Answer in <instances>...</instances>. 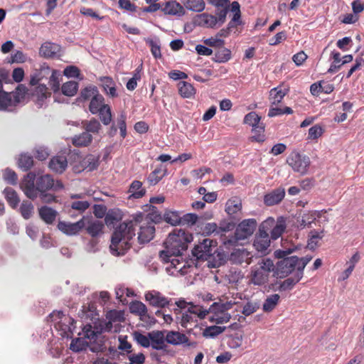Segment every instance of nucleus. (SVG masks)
<instances>
[{
  "label": "nucleus",
  "mask_w": 364,
  "mask_h": 364,
  "mask_svg": "<svg viewBox=\"0 0 364 364\" xmlns=\"http://www.w3.org/2000/svg\"><path fill=\"white\" fill-rule=\"evenodd\" d=\"M79 87V83L76 81H68L63 84L61 87L62 93L68 97L75 96Z\"/></svg>",
  "instance_id": "c03bdc74"
},
{
  "label": "nucleus",
  "mask_w": 364,
  "mask_h": 364,
  "mask_svg": "<svg viewBox=\"0 0 364 364\" xmlns=\"http://www.w3.org/2000/svg\"><path fill=\"white\" fill-rule=\"evenodd\" d=\"M106 318L111 322H123L125 320L124 311L115 309L107 311Z\"/></svg>",
  "instance_id": "69168bd1"
},
{
  "label": "nucleus",
  "mask_w": 364,
  "mask_h": 364,
  "mask_svg": "<svg viewBox=\"0 0 364 364\" xmlns=\"http://www.w3.org/2000/svg\"><path fill=\"white\" fill-rule=\"evenodd\" d=\"M60 50V46L57 44L46 42L43 43L39 49L41 56L46 58H53Z\"/></svg>",
  "instance_id": "b1692460"
},
{
  "label": "nucleus",
  "mask_w": 364,
  "mask_h": 364,
  "mask_svg": "<svg viewBox=\"0 0 364 364\" xmlns=\"http://www.w3.org/2000/svg\"><path fill=\"white\" fill-rule=\"evenodd\" d=\"M129 309L131 314L139 316L141 321H145L144 315H146L148 309L144 303L134 300L130 302Z\"/></svg>",
  "instance_id": "a878e982"
},
{
  "label": "nucleus",
  "mask_w": 364,
  "mask_h": 364,
  "mask_svg": "<svg viewBox=\"0 0 364 364\" xmlns=\"http://www.w3.org/2000/svg\"><path fill=\"white\" fill-rule=\"evenodd\" d=\"M18 167L23 171H29L33 166V156L28 153H22L17 161Z\"/></svg>",
  "instance_id": "c85d7f7f"
},
{
  "label": "nucleus",
  "mask_w": 364,
  "mask_h": 364,
  "mask_svg": "<svg viewBox=\"0 0 364 364\" xmlns=\"http://www.w3.org/2000/svg\"><path fill=\"white\" fill-rule=\"evenodd\" d=\"M285 196V190L279 187L272 190L264 196V203L267 206H272L279 204Z\"/></svg>",
  "instance_id": "f8f14e48"
},
{
  "label": "nucleus",
  "mask_w": 364,
  "mask_h": 364,
  "mask_svg": "<svg viewBox=\"0 0 364 364\" xmlns=\"http://www.w3.org/2000/svg\"><path fill=\"white\" fill-rule=\"evenodd\" d=\"M19 211L25 220H28L33 216L34 205L29 200H23L20 205Z\"/></svg>",
  "instance_id": "8fccbe9b"
},
{
  "label": "nucleus",
  "mask_w": 364,
  "mask_h": 364,
  "mask_svg": "<svg viewBox=\"0 0 364 364\" xmlns=\"http://www.w3.org/2000/svg\"><path fill=\"white\" fill-rule=\"evenodd\" d=\"M0 89V112H14L15 105L12 100L11 93H9L3 89L1 83Z\"/></svg>",
  "instance_id": "f3484780"
},
{
  "label": "nucleus",
  "mask_w": 364,
  "mask_h": 364,
  "mask_svg": "<svg viewBox=\"0 0 364 364\" xmlns=\"http://www.w3.org/2000/svg\"><path fill=\"white\" fill-rule=\"evenodd\" d=\"M149 336L151 339V348L154 350H160L167 348L165 342H166V336H164V331H153L149 333Z\"/></svg>",
  "instance_id": "4468645a"
},
{
  "label": "nucleus",
  "mask_w": 364,
  "mask_h": 364,
  "mask_svg": "<svg viewBox=\"0 0 364 364\" xmlns=\"http://www.w3.org/2000/svg\"><path fill=\"white\" fill-rule=\"evenodd\" d=\"M52 70L47 63H43L39 69H36L31 75L29 84L32 86L38 85L41 80L47 78Z\"/></svg>",
  "instance_id": "dca6fc26"
},
{
  "label": "nucleus",
  "mask_w": 364,
  "mask_h": 364,
  "mask_svg": "<svg viewBox=\"0 0 364 364\" xmlns=\"http://www.w3.org/2000/svg\"><path fill=\"white\" fill-rule=\"evenodd\" d=\"M181 214L179 211L166 210L164 213V221L172 226L181 225Z\"/></svg>",
  "instance_id": "4c0bfd02"
},
{
  "label": "nucleus",
  "mask_w": 364,
  "mask_h": 364,
  "mask_svg": "<svg viewBox=\"0 0 364 364\" xmlns=\"http://www.w3.org/2000/svg\"><path fill=\"white\" fill-rule=\"evenodd\" d=\"M178 93L183 98H191L196 94V89L189 82L180 81L178 83Z\"/></svg>",
  "instance_id": "c9c22d12"
},
{
  "label": "nucleus",
  "mask_w": 364,
  "mask_h": 364,
  "mask_svg": "<svg viewBox=\"0 0 364 364\" xmlns=\"http://www.w3.org/2000/svg\"><path fill=\"white\" fill-rule=\"evenodd\" d=\"M60 76L58 71L53 70L51 75L49 78V85L54 93H57L60 90L59 77Z\"/></svg>",
  "instance_id": "774afa93"
},
{
  "label": "nucleus",
  "mask_w": 364,
  "mask_h": 364,
  "mask_svg": "<svg viewBox=\"0 0 364 364\" xmlns=\"http://www.w3.org/2000/svg\"><path fill=\"white\" fill-rule=\"evenodd\" d=\"M88 345L89 343L85 338H75L72 340L70 349L73 352L79 353L86 350Z\"/></svg>",
  "instance_id": "5fc2aeb1"
},
{
  "label": "nucleus",
  "mask_w": 364,
  "mask_h": 364,
  "mask_svg": "<svg viewBox=\"0 0 364 364\" xmlns=\"http://www.w3.org/2000/svg\"><path fill=\"white\" fill-rule=\"evenodd\" d=\"M242 209V203L237 198H232L228 200L225 205V212L228 216H235Z\"/></svg>",
  "instance_id": "de8ad7c7"
},
{
  "label": "nucleus",
  "mask_w": 364,
  "mask_h": 364,
  "mask_svg": "<svg viewBox=\"0 0 364 364\" xmlns=\"http://www.w3.org/2000/svg\"><path fill=\"white\" fill-rule=\"evenodd\" d=\"M92 141V136L85 131L80 135L75 136L73 139V144L77 147H83L89 146Z\"/></svg>",
  "instance_id": "ea45409f"
},
{
  "label": "nucleus",
  "mask_w": 364,
  "mask_h": 364,
  "mask_svg": "<svg viewBox=\"0 0 364 364\" xmlns=\"http://www.w3.org/2000/svg\"><path fill=\"white\" fill-rule=\"evenodd\" d=\"M274 225V219L272 217L268 218L264 220L259 226L258 232L256 233L255 237L264 239H270L268 231Z\"/></svg>",
  "instance_id": "cd10ccee"
},
{
  "label": "nucleus",
  "mask_w": 364,
  "mask_h": 364,
  "mask_svg": "<svg viewBox=\"0 0 364 364\" xmlns=\"http://www.w3.org/2000/svg\"><path fill=\"white\" fill-rule=\"evenodd\" d=\"M299 260L297 256H290L279 260L274 264L273 277L277 279H284L291 274Z\"/></svg>",
  "instance_id": "423d86ee"
},
{
  "label": "nucleus",
  "mask_w": 364,
  "mask_h": 364,
  "mask_svg": "<svg viewBox=\"0 0 364 364\" xmlns=\"http://www.w3.org/2000/svg\"><path fill=\"white\" fill-rule=\"evenodd\" d=\"M270 245V239H264L255 237L253 246L257 252H261L263 255L269 253L268 248Z\"/></svg>",
  "instance_id": "a18cd8bd"
},
{
  "label": "nucleus",
  "mask_w": 364,
  "mask_h": 364,
  "mask_svg": "<svg viewBox=\"0 0 364 364\" xmlns=\"http://www.w3.org/2000/svg\"><path fill=\"white\" fill-rule=\"evenodd\" d=\"M100 86L102 87L103 92L110 98L118 97L116 89V83L113 78L109 76H102L98 78Z\"/></svg>",
  "instance_id": "9b49d317"
},
{
  "label": "nucleus",
  "mask_w": 364,
  "mask_h": 364,
  "mask_svg": "<svg viewBox=\"0 0 364 364\" xmlns=\"http://www.w3.org/2000/svg\"><path fill=\"white\" fill-rule=\"evenodd\" d=\"M194 23L198 26L213 28L218 23L217 17L208 13L197 15L194 18Z\"/></svg>",
  "instance_id": "a211bd4d"
},
{
  "label": "nucleus",
  "mask_w": 364,
  "mask_h": 364,
  "mask_svg": "<svg viewBox=\"0 0 364 364\" xmlns=\"http://www.w3.org/2000/svg\"><path fill=\"white\" fill-rule=\"evenodd\" d=\"M144 41L150 46L151 52L153 56L156 58H161L160 40L158 37L154 39L150 38H145Z\"/></svg>",
  "instance_id": "37998d69"
},
{
  "label": "nucleus",
  "mask_w": 364,
  "mask_h": 364,
  "mask_svg": "<svg viewBox=\"0 0 364 364\" xmlns=\"http://www.w3.org/2000/svg\"><path fill=\"white\" fill-rule=\"evenodd\" d=\"M103 105H107L105 103V97L99 92L92 97L89 105V111L92 114H97Z\"/></svg>",
  "instance_id": "c756f323"
},
{
  "label": "nucleus",
  "mask_w": 364,
  "mask_h": 364,
  "mask_svg": "<svg viewBox=\"0 0 364 364\" xmlns=\"http://www.w3.org/2000/svg\"><path fill=\"white\" fill-rule=\"evenodd\" d=\"M4 193L5 195V198L7 200L9 205L12 208H16L20 202L19 197L18 196V194L16 192V191L11 187H6L4 190Z\"/></svg>",
  "instance_id": "79ce46f5"
},
{
  "label": "nucleus",
  "mask_w": 364,
  "mask_h": 364,
  "mask_svg": "<svg viewBox=\"0 0 364 364\" xmlns=\"http://www.w3.org/2000/svg\"><path fill=\"white\" fill-rule=\"evenodd\" d=\"M311 237L308 240L307 247L311 250H314L318 245L316 239H321L323 237V230L321 232L313 230L310 232Z\"/></svg>",
  "instance_id": "338daca9"
},
{
  "label": "nucleus",
  "mask_w": 364,
  "mask_h": 364,
  "mask_svg": "<svg viewBox=\"0 0 364 364\" xmlns=\"http://www.w3.org/2000/svg\"><path fill=\"white\" fill-rule=\"evenodd\" d=\"M3 179L6 183L13 186L16 185L18 183L16 173L10 168H6L3 171Z\"/></svg>",
  "instance_id": "e2e57ef3"
},
{
  "label": "nucleus",
  "mask_w": 364,
  "mask_h": 364,
  "mask_svg": "<svg viewBox=\"0 0 364 364\" xmlns=\"http://www.w3.org/2000/svg\"><path fill=\"white\" fill-rule=\"evenodd\" d=\"M161 11L166 15L171 16H183L185 10L183 6L176 1H168L162 4Z\"/></svg>",
  "instance_id": "2eb2a0df"
},
{
  "label": "nucleus",
  "mask_w": 364,
  "mask_h": 364,
  "mask_svg": "<svg viewBox=\"0 0 364 364\" xmlns=\"http://www.w3.org/2000/svg\"><path fill=\"white\" fill-rule=\"evenodd\" d=\"M98 93V88L95 85H89L80 90L79 96L76 98V102L82 103L89 100H91L92 97Z\"/></svg>",
  "instance_id": "bb28decb"
},
{
  "label": "nucleus",
  "mask_w": 364,
  "mask_h": 364,
  "mask_svg": "<svg viewBox=\"0 0 364 364\" xmlns=\"http://www.w3.org/2000/svg\"><path fill=\"white\" fill-rule=\"evenodd\" d=\"M331 58L333 59V61L331 64L327 73H334L339 70L342 67L341 54L336 50H333L331 53Z\"/></svg>",
  "instance_id": "4d7b16f0"
},
{
  "label": "nucleus",
  "mask_w": 364,
  "mask_h": 364,
  "mask_svg": "<svg viewBox=\"0 0 364 364\" xmlns=\"http://www.w3.org/2000/svg\"><path fill=\"white\" fill-rule=\"evenodd\" d=\"M286 220L284 217H279L276 224L272 227L271 230V239L275 240L278 239L286 229Z\"/></svg>",
  "instance_id": "473e14b6"
},
{
  "label": "nucleus",
  "mask_w": 364,
  "mask_h": 364,
  "mask_svg": "<svg viewBox=\"0 0 364 364\" xmlns=\"http://www.w3.org/2000/svg\"><path fill=\"white\" fill-rule=\"evenodd\" d=\"M68 166V161L65 156H53L49 161L48 167L54 172L62 173Z\"/></svg>",
  "instance_id": "4be33fe9"
},
{
  "label": "nucleus",
  "mask_w": 364,
  "mask_h": 364,
  "mask_svg": "<svg viewBox=\"0 0 364 364\" xmlns=\"http://www.w3.org/2000/svg\"><path fill=\"white\" fill-rule=\"evenodd\" d=\"M134 340L141 346L144 348H149L151 345V339L149 336V333L147 336L142 334L140 331H136L132 333Z\"/></svg>",
  "instance_id": "052dcab7"
},
{
  "label": "nucleus",
  "mask_w": 364,
  "mask_h": 364,
  "mask_svg": "<svg viewBox=\"0 0 364 364\" xmlns=\"http://www.w3.org/2000/svg\"><path fill=\"white\" fill-rule=\"evenodd\" d=\"M289 90L281 89L280 87H277L271 89L270 90V97L273 99L272 105H278L280 103L284 96L287 94Z\"/></svg>",
  "instance_id": "6e6d98bb"
},
{
  "label": "nucleus",
  "mask_w": 364,
  "mask_h": 364,
  "mask_svg": "<svg viewBox=\"0 0 364 364\" xmlns=\"http://www.w3.org/2000/svg\"><path fill=\"white\" fill-rule=\"evenodd\" d=\"M48 88L45 84H39L31 92V95L36 98L35 103L38 108H41L45 100L51 96V93L48 91Z\"/></svg>",
  "instance_id": "ddd939ff"
},
{
  "label": "nucleus",
  "mask_w": 364,
  "mask_h": 364,
  "mask_svg": "<svg viewBox=\"0 0 364 364\" xmlns=\"http://www.w3.org/2000/svg\"><path fill=\"white\" fill-rule=\"evenodd\" d=\"M145 207L150 210V213L147 214V218L152 223L157 224L164 220V215H162L159 213L156 207L151 204H146Z\"/></svg>",
  "instance_id": "864d4df0"
},
{
  "label": "nucleus",
  "mask_w": 364,
  "mask_h": 364,
  "mask_svg": "<svg viewBox=\"0 0 364 364\" xmlns=\"http://www.w3.org/2000/svg\"><path fill=\"white\" fill-rule=\"evenodd\" d=\"M122 220L121 211L119 209L109 210L105 217V224L108 227L114 226V225Z\"/></svg>",
  "instance_id": "58836bf2"
},
{
  "label": "nucleus",
  "mask_w": 364,
  "mask_h": 364,
  "mask_svg": "<svg viewBox=\"0 0 364 364\" xmlns=\"http://www.w3.org/2000/svg\"><path fill=\"white\" fill-rule=\"evenodd\" d=\"M257 264L259 267L251 268L250 282L254 285L262 286L268 282L269 273H274V262L270 258H265L259 260Z\"/></svg>",
  "instance_id": "39448f33"
},
{
  "label": "nucleus",
  "mask_w": 364,
  "mask_h": 364,
  "mask_svg": "<svg viewBox=\"0 0 364 364\" xmlns=\"http://www.w3.org/2000/svg\"><path fill=\"white\" fill-rule=\"evenodd\" d=\"M181 225H188L192 226L194 225H197L198 227L200 226V218L199 216L196 213H186L183 215H181Z\"/></svg>",
  "instance_id": "603ef678"
},
{
  "label": "nucleus",
  "mask_w": 364,
  "mask_h": 364,
  "mask_svg": "<svg viewBox=\"0 0 364 364\" xmlns=\"http://www.w3.org/2000/svg\"><path fill=\"white\" fill-rule=\"evenodd\" d=\"M232 57L231 50L227 48H225L224 46L221 48H218L215 50L214 57L212 60L218 63H225L230 60Z\"/></svg>",
  "instance_id": "2f4dec72"
},
{
  "label": "nucleus",
  "mask_w": 364,
  "mask_h": 364,
  "mask_svg": "<svg viewBox=\"0 0 364 364\" xmlns=\"http://www.w3.org/2000/svg\"><path fill=\"white\" fill-rule=\"evenodd\" d=\"M257 223L255 218L245 219L236 225L233 235L223 240L225 246H236L238 242L250 237L256 230Z\"/></svg>",
  "instance_id": "20e7f679"
},
{
  "label": "nucleus",
  "mask_w": 364,
  "mask_h": 364,
  "mask_svg": "<svg viewBox=\"0 0 364 364\" xmlns=\"http://www.w3.org/2000/svg\"><path fill=\"white\" fill-rule=\"evenodd\" d=\"M86 231L92 237H97L100 233H102L104 224L100 220L92 221V216H86L85 218Z\"/></svg>",
  "instance_id": "aec40b11"
},
{
  "label": "nucleus",
  "mask_w": 364,
  "mask_h": 364,
  "mask_svg": "<svg viewBox=\"0 0 364 364\" xmlns=\"http://www.w3.org/2000/svg\"><path fill=\"white\" fill-rule=\"evenodd\" d=\"M231 301H227L226 303L214 302L210 306V310L212 313L218 314L219 313H225L226 311L230 309L232 306Z\"/></svg>",
  "instance_id": "bf43d9fd"
},
{
  "label": "nucleus",
  "mask_w": 364,
  "mask_h": 364,
  "mask_svg": "<svg viewBox=\"0 0 364 364\" xmlns=\"http://www.w3.org/2000/svg\"><path fill=\"white\" fill-rule=\"evenodd\" d=\"M82 331L85 334V338H88L90 340L96 339L98 335L101 334L102 332V329L98 330L97 328L93 329L92 326L90 323H87L84 326Z\"/></svg>",
  "instance_id": "0e129e2a"
},
{
  "label": "nucleus",
  "mask_w": 364,
  "mask_h": 364,
  "mask_svg": "<svg viewBox=\"0 0 364 364\" xmlns=\"http://www.w3.org/2000/svg\"><path fill=\"white\" fill-rule=\"evenodd\" d=\"M226 328H227L226 326H210L206 327L203 330L202 334H203V336L205 338H214L217 337L218 335H220V333H222L223 332H224Z\"/></svg>",
  "instance_id": "3c124183"
},
{
  "label": "nucleus",
  "mask_w": 364,
  "mask_h": 364,
  "mask_svg": "<svg viewBox=\"0 0 364 364\" xmlns=\"http://www.w3.org/2000/svg\"><path fill=\"white\" fill-rule=\"evenodd\" d=\"M188 338L183 333L178 331H168L166 334V342L173 346H178L185 344L187 346H191V344L188 342Z\"/></svg>",
  "instance_id": "6ab92c4d"
},
{
  "label": "nucleus",
  "mask_w": 364,
  "mask_h": 364,
  "mask_svg": "<svg viewBox=\"0 0 364 364\" xmlns=\"http://www.w3.org/2000/svg\"><path fill=\"white\" fill-rule=\"evenodd\" d=\"M85 218L86 216H83L80 220L74 223L59 221L58 228L67 235H75L86 226Z\"/></svg>",
  "instance_id": "9d476101"
},
{
  "label": "nucleus",
  "mask_w": 364,
  "mask_h": 364,
  "mask_svg": "<svg viewBox=\"0 0 364 364\" xmlns=\"http://www.w3.org/2000/svg\"><path fill=\"white\" fill-rule=\"evenodd\" d=\"M211 257L212 259L208 260V267L210 268L219 267L226 262V255L223 251L215 250Z\"/></svg>",
  "instance_id": "f704fd0d"
},
{
  "label": "nucleus",
  "mask_w": 364,
  "mask_h": 364,
  "mask_svg": "<svg viewBox=\"0 0 364 364\" xmlns=\"http://www.w3.org/2000/svg\"><path fill=\"white\" fill-rule=\"evenodd\" d=\"M280 296L277 294H272L264 300L262 305V310L264 312H271L279 303Z\"/></svg>",
  "instance_id": "49530a36"
},
{
  "label": "nucleus",
  "mask_w": 364,
  "mask_h": 364,
  "mask_svg": "<svg viewBox=\"0 0 364 364\" xmlns=\"http://www.w3.org/2000/svg\"><path fill=\"white\" fill-rule=\"evenodd\" d=\"M239 218L235 216H228L219 222L218 225V234L221 235L223 232H228L236 228Z\"/></svg>",
  "instance_id": "5701e85b"
},
{
  "label": "nucleus",
  "mask_w": 364,
  "mask_h": 364,
  "mask_svg": "<svg viewBox=\"0 0 364 364\" xmlns=\"http://www.w3.org/2000/svg\"><path fill=\"white\" fill-rule=\"evenodd\" d=\"M186 8L195 12H201L205 9L203 0H181Z\"/></svg>",
  "instance_id": "09e8293b"
},
{
  "label": "nucleus",
  "mask_w": 364,
  "mask_h": 364,
  "mask_svg": "<svg viewBox=\"0 0 364 364\" xmlns=\"http://www.w3.org/2000/svg\"><path fill=\"white\" fill-rule=\"evenodd\" d=\"M193 240L192 234L182 229H175L168 234L164 242L166 249L171 250L172 255L180 256L188 248V243Z\"/></svg>",
  "instance_id": "7ed1b4c3"
},
{
  "label": "nucleus",
  "mask_w": 364,
  "mask_h": 364,
  "mask_svg": "<svg viewBox=\"0 0 364 364\" xmlns=\"http://www.w3.org/2000/svg\"><path fill=\"white\" fill-rule=\"evenodd\" d=\"M265 130V125L264 123H261L259 125L252 128V132L255 135L251 136L250 140L252 141L264 142L265 141V136L264 134Z\"/></svg>",
  "instance_id": "13d9d810"
},
{
  "label": "nucleus",
  "mask_w": 364,
  "mask_h": 364,
  "mask_svg": "<svg viewBox=\"0 0 364 364\" xmlns=\"http://www.w3.org/2000/svg\"><path fill=\"white\" fill-rule=\"evenodd\" d=\"M38 215L47 225H52L56 219L58 212L48 205H43L38 208Z\"/></svg>",
  "instance_id": "412c9836"
},
{
  "label": "nucleus",
  "mask_w": 364,
  "mask_h": 364,
  "mask_svg": "<svg viewBox=\"0 0 364 364\" xmlns=\"http://www.w3.org/2000/svg\"><path fill=\"white\" fill-rule=\"evenodd\" d=\"M167 173V169L162 170L161 166L155 168L147 177V181L151 186L157 184Z\"/></svg>",
  "instance_id": "a19ab883"
},
{
  "label": "nucleus",
  "mask_w": 364,
  "mask_h": 364,
  "mask_svg": "<svg viewBox=\"0 0 364 364\" xmlns=\"http://www.w3.org/2000/svg\"><path fill=\"white\" fill-rule=\"evenodd\" d=\"M12 100L15 107H16L22 100H23L28 94V88L23 84H19L15 91L11 92Z\"/></svg>",
  "instance_id": "e433bc0d"
},
{
  "label": "nucleus",
  "mask_w": 364,
  "mask_h": 364,
  "mask_svg": "<svg viewBox=\"0 0 364 364\" xmlns=\"http://www.w3.org/2000/svg\"><path fill=\"white\" fill-rule=\"evenodd\" d=\"M104 125H108L112 121V111L109 105H103L97 113Z\"/></svg>",
  "instance_id": "680f3d73"
},
{
  "label": "nucleus",
  "mask_w": 364,
  "mask_h": 364,
  "mask_svg": "<svg viewBox=\"0 0 364 364\" xmlns=\"http://www.w3.org/2000/svg\"><path fill=\"white\" fill-rule=\"evenodd\" d=\"M132 217V220L121 223L114 228L109 245L112 255L122 256L131 248L130 241L135 236V226L142 221L144 214L139 212L133 215Z\"/></svg>",
  "instance_id": "f257e3e1"
},
{
  "label": "nucleus",
  "mask_w": 364,
  "mask_h": 364,
  "mask_svg": "<svg viewBox=\"0 0 364 364\" xmlns=\"http://www.w3.org/2000/svg\"><path fill=\"white\" fill-rule=\"evenodd\" d=\"M301 279L302 277L295 272L294 277H288L284 281L281 282L277 289H279V291H290Z\"/></svg>",
  "instance_id": "7c9ffc66"
},
{
  "label": "nucleus",
  "mask_w": 364,
  "mask_h": 364,
  "mask_svg": "<svg viewBox=\"0 0 364 364\" xmlns=\"http://www.w3.org/2000/svg\"><path fill=\"white\" fill-rule=\"evenodd\" d=\"M20 186L26 197L34 200L40 193L51 191L53 177L50 174L36 176L35 172L30 171L23 176Z\"/></svg>",
  "instance_id": "f03ea898"
},
{
  "label": "nucleus",
  "mask_w": 364,
  "mask_h": 364,
  "mask_svg": "<svg viewBox=\"0 0 364 364\" xmlns=\"http://www.w3.org/2000/svg\"><path fill=\"white\" fill-rule=\"evenodd\" d=\"M216 245V241L204 239L202 242L195 245L192 250V255L197 260H208L213 255V247H215Z\"/></svg>",
  "instance_id": "6e6552de"
},
{
  "label": "nucleus",
  "mask_w": 364,
  "mask_h": 364,
  "mask_svg": "<svg viewBox=\"0 0 364 364\" xmlns=\"http://www.w3.org/2000/svg\"><path fill=\"white\" fill-rule=\"evenodd\" d=\"M144 297L151 306L158 309H165L172 304V299L166 297L159 291H149L145 294Z\"/></svg>",
  "instance_id": "1a4fd4ad"
},
{
  "label": "nucleus",
  "mask_w": 364,
  "mask_h": 364,
  "mask_svg": "<svg viewBox=\"0 0 364 364\" xmlns=\"http://www.w3.org/2000/svg\"><path fill=\"white\" fill-rule=\"evenodd\" d=\"M155 228L153 225L140 227L138 233V241L139 244L144 245L149 242L154 237Z\"/></svg>",
  "instance_id": "393cba45"
},
{
  "label": "nucleus",
  "mask_w": 364,
  "mask_h": 364,
  "mask_svg": "<svg viewBox=\"0 0 364 364\" xmlns=\"http://www.w3.org/2000/svg\"><path fill=\"white\" fill-rule=\"evenodd\" d=\"M130 196L129 198L139 199L142 198L146 194V190L142 188V183L139 181H134L129 188Z\"/></svg>",
  "instance_id": "72a5a7b5"
},
{
  "label": "nucleus",
  "mask_w": 364,
  "mask_h": 364,
  "mask_svg": "<svg viewBox=\"0 0 364 364\" xmlns=\"http://www.w3.org/2000/svg\"><path fill=\"white\" fill-rule=\"evenodd\" d=\"M287 163L294 171L304 175L307 173L311 161L309 157L306 155L294 151L287 157Z\"/></svg>",
  "instance_id": "0eeeda50"
}]
</instances>
